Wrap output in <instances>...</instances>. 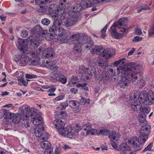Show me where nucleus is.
I'll return each instance as SVG.
<instances>
[{"label":"nucleus","mask_w":154,"mask_h":154,"mask_svg":"<svg viewBox=\"0 0 154 154\" xmlns=\"http://www.w3.org/2000/svg\"><path fill=\"white\" fill-rule=\"evenodd\" d=\"M84 39L85 40L86 39V41H84V43H83L84 44V47H85L87 49H90L91 50V46L94 45V42L91 41L90 37L88 36H84L83 39V40Z\"/></svg>","instance_id":"nucleus-17"},{"label":"nucleus","mask_w":154,"mask_h":154,"mask_svg":"<svg viewBox=\"0 0 154 154\" xmlns=\"http://www.w3.org/2000/svg\"><path fill=\"white\" fill-rule=\"evenodd\" d=\"M54 54V52L52 49L48 48L45 53V56L47 58H51L52 57Z\"/></svg>","instance_id":"nucleus-31"},{"label":"nucleus","mask_w":154,"mask_h":154,"mask_svg":"<svg viewBox=\"0 0 154 154\" xmlns=\"http://www.w3.org/2000/svg\"><path fill=\"white\" fill-rule=\"evenodd\" d=\"M23 121V122H22V126L23 128H27L29 127V123L27 120L26 121Z\"/></svg>","instance_id":"nucleus-47"},{"label":"nucleus","mask_w":154,"mask_h":154,"mask_svg":"<svg viewBox=\"0 0 154 154\" xmlns=\"http://www.w3.org/2000/svg\"><path fill=\"white\" fill-rule=\"evenodd\" d=\"M91 53L92 54H97L100 56H102L106 59L110 58L113 55V51L112 49L107 48L103 49L101 46L94 45L91 46Z\"/></svg>","instance_id":"nucleus-6"},{"label":"nucleus","mask_w":154,"mask_h":154,"mask_svg":"<svg viewBox=\"0 0 154 154\" xmlns=\"http://www.w3.org/2000/svg\"><path fill=\"white\" fill-rule=\"evenodd\" d=\"M21 35L23 38H25L28 35V32L26 30H23L21 31Z\"/></svg>","instance_id":"nucleus-54"},{"label":"nucleus","mask_w":154,"mask_h":154,"mask_svg":"<svg viewBox=\"0 0 154 154\" xmlns=\"http://www.w3.org/2000/svg\"><path fill=\"white\" fill-rule=\"evenodd\" d=\"M48 134L47 132H44L41 135L39 138H38V140L39 142L47 140L49 137Z\"/></svg>","instance_id":"nucleus-34"},{"label":"nucleus","mask_w":154,"mask_h":154,"mask_svg":"<svg viewBox=\"0 0 154 154\" xmlns=\"http://www.w3.org/2000/svg\"><path fill=\"white\" fill-rule=\"evenodd\" d=\"M28 111L27 109L25 108L22 111V113L20 115L21 119L22 120H27L29 117H30V114Z\"/></svg>","instance_id":"nucleus-22"},{"label":"nucleus","mask_w":154,"mask_h":154,"mask_svg":"<svg viewBox=\"0 0 154 154\" xmlns=\"http://www.w3.org/2000/svg\"><path fill=\"white\" fill-rule=\"evenodd\" d=\"M47 7L46 6H40L39 8H37V11L40 12L42 13H45L46 11Z\"/></svg>","instance_id":"nucleus-42"},{"label":"nucleus","mask_w":154,"mask_h":154,"mask_svg":"<svg viewBox=\"0 0 154 154\" xmlns=\"http://www.w3.org/2000/svg\"><path fill=\"white\" fill-rule=\"evenodd\" d=\"M40 127H37L35 129L34 133L35 136L39 138L41 135L44 133V129L43 125H40Z\"/></svg>","instance_id":"nucleus-21"},{"label":"nucleus","mask_w":154,"mask_h":154,"mask_svg":"<svg viewBox=\"0 0 154 154\" xmlns=\"http://www.w3.org/2000/svg\"><path fill=\"white\" fill-rule=\"evenodd\" d=\"M71 9L73 11L72 13L76 14L75 12H79L81 11L82 8L80 4L77 3L73 5L71 7Z\"/></svg>","instance_id":"nucleus-25"},{"label":"nucleus","mask_w":154,"mask_h":154,"mask_svg":"<svg viewBox=\"0 0 154 154\" xmlns=\"http://www.w3.org/2000/svg\"><path fill=\"white\" fill-rule=\"evenodd\" d=\"M82 8L85 9L91 5V3L90 1L88 0H82L80 3Z\"/></svg>","instance_id":"nucleus-27"},{"label":"nucleus","mask_w":154,"mask_h":154,"mask_svg":"<svg viewBox=\"0 0 154 154\" xmlns=\"http://www.w3.org/2000/svg\"><path fill=\"white\" fill-rule=\"evenodd\" d=\"M31 32L32 34L36 35L35 36H39L41 38H42V35H45V33H47V30H43L42 28L38 25L35 26L32 29Z\"/></svg>","instance_id":"nucleus-11"},{"label":"nucleus","mask_w":154,"mask_h":154,"mask_svg":"<svg viewBox=\"0 0 154 154\" xmlns=\"http://www.w3.org/2000/svg\"><path fill=\"white\" fill-rule=\"evenodd\" d=\"M70 91L73 94H75L78 92V90L74 88H71L70 89Z\"/></svg>","instance_id":"nucleus-64"},{"label":"nucleus","mask_w":154,"mask_h":154,"mask_svg":"<svg viewBox=\"0 0 154 154\" xmlns=\"http://www.w3.org/2000/svg\"><path fill=\"white\" fill-rule=\"evenodd\" d=\"M63 98V96L62 95L59 96L55 98V100L57 101H59L62 100Z\"/></svg>","instance_id":"nucleus-63"},{"label":"nucleus","mask_w":154,"mask_h":154,"mask_svg":"<svg viewBox=\"0 0 154 154\" xmlns=\"http://www.w3.org/2000/svg\"><path fill=\"white\" fill-rule=\"evenodd\" d=\"M78 79L76 76H73L70 78L69 81V84H76L78 81Z\"/></svg>","instance_id":"nucleus-40"},{"label":"nucleus","mask_w":154,"mask_h":154,"mask_svg":"<svg viewBox=\"0 0 154 154\" xmlns=\"http://www.w3.org/2000/svg\"><path fill=\"white\" fill-rule=\"evenodd\" d=\"M98 63L99 66L102 67H106L107 66L106 61H103V59L100 57H98L97 58Z\"/></svg>","instance_id":"nucleus-37"},{"label":"nucleus","mask_w":154,"mask_h":154,"mask_svg":"<svg viewBox=\"0 0 154 154\" xmlns=\"http://www.w3.org/2000/svg\"><path fill=\"white\" fill-rule=\"evenodd\" d=\"M87 83H84V84L78 83L76 85V86L78 88L82 87L84 90L87 91L88 90V88L87 87H85L87 85Z\"/></svg>","instance_id":"nucleus-48"},{"label":"nucleus","mask_w":154,"mask_h":154,"mask_svg":"<svg viewBox=\"0 0 154 154\" xmlns=\"http://www.w3.org/2000/svg\"><path fill=\"white\" fill-rule=\"evenodd\" d=\"M120 135L118 133L112 131L109 134V138L112 141H117L119 140Z\"/></svg>","instance_id":"nucleus-19"},{"label":"nucleus","mask_w":154,"mask_h":154,"mask_svg":"<svg viewBox=\"0 0 154 154\" xmlns=\"http://www.w3.org/2000/svg\"><path fill=\"white\" fill-rule=\"evenodd\" d=\"M72 131H69L68 130L66 137L70 138H72L75 135V133Z\"/></svg>","instance_id":"nucleus-51"},{"label":"nucleus","mask_w":154,"mask_h":154,"mask_svg":"<svg viewBox=\"0 0 154 154\" xmlns=\"http://www.w3.org/2000/svg\"><path fill=\"white\" fill-rule=\"evenodd\" d=\"M30 58L28 55H24L22 56L19 60V64L20 66H24L26 65L28 63L29 64Z\"/></svg>","instance_id":"nucleus-18"},{"label":"nucleus","mask_w":154,"mask_h":154,"mask_svg":"<svg viewBox=\"0 0 154 154\" xmlns=\"http://www.w3.org/2000/svg\"><path fill=\"white\" fill-rule=\"evenodd\" d=\"M55 13L53 14L52 15V17H53V18H54V22H55L56 21H57L59 22L61 24V23L60 21H59V19H58V18L59 17V18H60V20H61V21H62L61 22L63 23V19H64V18H65V16L63 17H63H61V14L60 13V12H59V9H56L55 10ZM54 22H53L54 23Z\"/></svg>","instance_id":"nucleus-20"},{"label":"nucleus","mask_w":154,"mask_h":154,"mask_svg":"<svg viewBox=\"0 0 154 154\" xmlns=\"http://www.w3.org/2000/svg\"><path fill=\"white\" fill-rule=\"evenodd\" d=\"M84 42V40L79 41L78 42H77L74 46L75 50L77 51H81V47Z\"/></svg>","instance_id":"nucleus-30"},{"label":"nucleus","mask_w":154,"mask_h":154,"mask_svg":"<svg viewBox=\"0 0 154 154\" xmlns=\"http://www.w3.org/2000/svg\"><path fill=\"white\" fill-rule=\"evenodd\" d=\"M150 109L149 108L144 107L143 108L141 111L139 113V115L144 116H146V115L148 114L149 112Z\"/></svg>","instance_id":"nucleus-35"},{"label":"nucleus","mask_w":154,"mask_h":154,"mask_svg":"<svg viewBox=\"0 0 154 154\" xmlns=\"http://www.w3.org/2000/svg\"><path fill=\"white\" fill-rule=\"evenodd\" d=\"M27 40L29 44V47L31 49L36 48L40 45V40L37 36H30L27 38Z\"/></svg>","instance_id":"nucleus-10"},{"label":"nucleus","mask_w":154,"mask_h":154,"mask_svg":"<svg viewBox=\"0 0 154 154\" xmlns=\"http://www.w3.org/2000/svg\"><path fill=\"white\" fill-rule=\"evenodd\" d=\"M124 60V58H123V59L120 60H119L115 61L114 63V65L115 66H118V65L120 63V62L121 61V60Z\"/></svg>","instance_id":"nucleus-61"},{"label":"nucleus","mask_w":154,"mask_h":154,"mask_svg":"<svg viewBox=\"0 0 154 154\" xmlns=\"http://www.w3.org/2000/svg\"><path fill=\"white\" fill-rule=\"evenodd\" d=\"M26 77L27 78L29 79L37 78V76L36 75L28 74H26Z\"/></svg>","instance_id":"nucleus-56"},{"label":"nucleus","mask_w":154,"mask_h":154,"mask_svg":"<svg viewBox=\"0 0 154 154\" xmlns=\"http://www.w3.org/2000/svg\"><path fill=\"white\" fill-rule=\"evenodd\" d=\"M140 65H135L134 63H131L127 65L119 66L117 69L118 74L119 75L123 74L124 77H126L128 80L131 81L133 83L138 80L137 82L141 81L143 76L142 73L139 72H135L134 70L138 71L139 70Z\"/></svg>","instance_id":"nucleus-2"},{"label":"nucleus","mask_w":154,"mask_h":154,"mask_svg":"<svg viewBox=\"0 0 154 154\" xmlns=\"http://www.w3.org/2000/svg\"><path fill=\"white\" fill-rule=\"evenodd\" d=\"M108 24L106 25L101 30V38H104L106 36V34H105V32L106 30V29L108 27Z\"/></svg>","instance_id":"nucleus-44"},{"label":"nucleus","mask_w":154,"mask_h":154,"mask_svg":"<svg viewBox=\"0 0 154 154\" xmlns=\"http://www.w3.org/2000/svg\"><path fill=\"white\" fill-rule=\"evenodd\" d=\"M56 79L63 84H65L67 82L66 76L62 74H59L56 77Z\"/></svg>","instance_id":"nucleus-28"},{"label":"nucleus","mask_w":154,"mask_h":154,"mask_svg":"<svg viewBox=\"0 0 154 154\" xmlns=\"http://www.w3.org/2000/svg\"><path fill=\"white\" fill-rule=\"evenodd\" d=\"M67 114L64 111L60 112L58 115V117L59 118L62 119H64L67 116Z\"/></svg>","instance_id":"nucleus-46"},{"label":"nucleus","mask_w":154,"mask_h":154,"mask_svg":"<svg viewBox=\"0 0 154 154\" xmlns=\"http://www.w3.org/2000/svg\"><path fill=\"white\" fill-rule=\"evenodd\" d=\"M139 125L141 126H143L147 124V122L146 120V116H144L139 115Z\"/></svg>","instance_id":"nucleus-29"},{"label":"nucleus","mask_w":154,"mask_h":154,"mask_svg":"<svg viewBox=\"0 0 154 154\" xmlns=\"http://www.w3.org/2000/svg\"><path fill=\"white\" fill-rule=\"evenodd\" d=\"M40 142V145L41 147L43 149H48L51 148V143L47 140L41 141Z\"/></svg>","instance_id":"nucleus-26"},{"label":"nucleus","mask_w":154,"mask_h":154,"mask_svg":"<svg viewBox=\"0 0 154 154\" xmlns=\"http://www.w3.org/2000/svg\"><path fill=\"white\" fill-rule=\"evenodd\" d=\"M30 111H32V112L30 114L31 121L33 124L35 126L38 125L37 127H40V125H43V119L41 116L35 112L36 109L32 107L29 109Z\"/></svg>","instance_id":"nucleus-9"},{"label":"nucleus","mask_w":154,"mask_h":154,"mask_svg":"<svg viewBox=\"0 0 154 154\" xmlns=\"http://www.w3.org/2000/svg\"><path fill=\"white\" fill-rule=\"evenodd\" d=\"M42 65L43 67H45L47 68L53 70L54 71L52 72V74L56 75L58 74V72L56 71L58 67L54 63V62L47 61L46 62H43Z\"/></svg>","instance_id":"nucleus-13"},{"label":"nucleus","mask_w":154,"mask_h":154,"mask_svg":"<svg viewBox=\"0 0 154 154\" xmlns=\"http://www.w3.org/2000/svg\"><path fill=\"white\" fill-rule=\"evenodd\" d=\"M82 128L79 125L77 124L73 128V129H72L71 131H72L75 132H77L79 131Z\"/></svg>","instance_id":"nucleus-52"},{"label":"nucleus","mask_w":154,"mask_h":154,"mask_svg":"<svg viewBox=\"0 0 154 154\" xmlns=\"http://www.w3.org/2000/svg\"><path fill=\"white\" fill-rule=\"evenodd\" d=\"M135 32L136 34L138 35H141L142 33L141 29L138 28H136Z\"/></svg>","instance_id":"nucleus-60"},{"label":"nucleus","mask_w":154,"mask_h":154,"mask_svg":"<svg viewBox=\"0 0 154 154\" xmlns=\"http://www.w3.org/2000/svg\"><path fill=\"white\" fill-rule=\"evenodd\" d=\"M128 22L127 18L123 17L115 21L110 27L112 35L117 39L125 36L128 33L127 30L123 26H125Z\"/></svg>","instance_id":"nucleus-4"},{"label":"nucleus","mask_w":154,"mask_h":154,"mask_svg":"<svg viewBox=\"0 0 154 154\" xmlns=\"http://www.w3.org/2000/svg\"><path fill=\"white\" fill-rule=\"evenodd\" d=\"M142 40V38L140 37L139 36H136L134 37L132 40V41L133 42H137L141 41Z\"/></svg>","instance_id":"nucleus-55"},{"label":"nucleus","mask_w":154,"mask_h":154,"mask_svg":"<svg viewBox=\"0 0 154 154\" xmlns=\"http://www.w3.org/2000/svg\"><path fill=\"white\" fill-rule=\"evenodd\" d=\"M97 133H98L97 129H92V128L89 132H86V135H88L90 134H91L92 135H93Z\"/></svg>","instance_id":"nucleus-49"},{"label":"nucleus","mask_w":154,"mask_h":154,"mask_svg":"<svg viewBox=\"0 0 154 154\" xmlns=\"http://www.w3.org/2000/svg\"><path fill=\"white\" fill-rule=\"evenodd\" d=\"M130 98L134 100V101L131 103V108L137 111L141 109V103L144 105H148L154 103V93L151 90L148 92L144 90L140 93L135 91L133 95L130 97Z\"/></svg>","instance_id":"nucleus-1"},{"label":"nucleus","mask_w":154,"mask_h":154,"mask_svg":"<svg viewBox=\"0 0 154 154\" xmlns=\"http://www.w3.org/2000/svg\"><path fill=\"white\" fill-rule=\"evenodd\" d=\"M49 32H52L57 36V39L59 42L63 43L67 42V36L65 30L61 26V23L57 21H56L54 24L51 26L49 29Z\"/></svg>","instance_id":"nucleus-5"},{"label":"nucleus","mask_w":154,"mask_h":154,"mask_svg":"<svg viewBox=\"0 0 154 154\" xmlns=\"http://www.w3.org/2000/svg\"><path fill=\"white\" fill-rule=\"evenodd\" d=\"M128 143L131 145L136 150H139L140 149L139 145V143H140V140L136 136L132 137L130 140H128Z\"/></svg>","instance_id":"nucleus-16"},{"label":"nucleus","mask_w":154,"mask_h":154,"mask_svg":"<svg viewBox=\"0 0 154 154\" xmlns=\"http://www.w3.org/2000/svg\"><path fill=\"white\" fill-rule=\"evenodd\" d=\"M99 134H101L104 135H108L109 133V131L107 129H101L99 132Z\"/></svg>","instance_id":"nucleus-43"},{"label":"nucleus","mask_w":154,"mask_h":154,"mask_svg":"<svg viewBox=\"0 0 154 154\" xmlns=\"http://www.w3.org/2000/svg\"><path fill=\"white\" fill-rule=\"evenodd\" d=\"M120 150L122 151L129 150L130 148L127 144L125 143H122L120 146Z\"/></svg>","instance_id":"nucleus-38"},{"label":"nucleus","mask_w":154,"mask_h":154,"mask_svg":"<svg viewBox=\"0 0 154 154\" xmlns=\"http://www.w3.org/2000/svg\"><path fill=\"white\" fill-rule=\"evenodd\" d=\"M70 38L72 40H77V42H78L79 41H81L80 39L81 38V35L79 33L74 34L71 35Z\"/></svg>","instance_id":"nucleus-33"},{"label":"nucleus","mask_w":154,"mask_h":154,"mask_svg":"<svg viewBox=\"0 0 154 154\" xmlns=\"http://www.w3.org/2000/svg\"><path fill=\"white\" fill-rule=\"evenodd\" d=\"M143 10L149 9L150 8L149 6H147L146 5H144L140 6Z\"/></svg>","instance_id":"nucleus-59"},{"label":"nucleus","mask_w":154,"mask_h":154,"mask_svg":"<svg viewBox=\"0 0 154 154\" xmlns=\"http://www.w3.org/2000/svg\"><path fill=\"white\" fill-rule=\"evenodd\" d=\"M68 129L66 128L64 126L63 127H62V128H60V130H58L57 131L59 134L61 135L66 137V133L68 132Z\"/></svg>","instance_id":"nucleus-32"},{"label":"nucleus","mask_w":154,"mask_h":154,"mask_svg":"<svg viewBox=\"0 0 154 154\" xmlns=\"http://www.w3.org/2000/svg\"><path fill=\"white\" fill-rule=\"evenodd\" d=\"M154 35V26H153L149 32V35L151 36Z\"/></svg>","instance_id":"nucleus-62"},{"label":"nucleus","mask_w":154,"mask_h":154,"mask_svg":"<svg viewBox=\"0 0 154 154\" xmlns=\"http://www.w3.org/2000/svg\"><path fill=\"white\" fill-rule=\"evenodd\" d=\"M78 102L75 100H70L69 101V105L71 107H73L76 106L78 104Z\"/></svg>","instance_id":"nucleus-50"},{"label":"nucleus","mask_w":154,"mask_h":154,"mask_svg":"<svg viewBox=\"0 0 154 154\" xmlns=\"http://www.w3.org/2000/svg\"><path fill=\"white\" fill-rule=\"evenodd\" d=\"M44 154H53L52 149L51 148L45 149Z\"/></svg>","instance_id":"nucleus-57"},{"label":"nucleus","mask_w":154,"mask_h":154,"mask_svg":"<svg viewBox=\"0 0 154 154\" xmlns=\"http://www.w3.org/2000/svg\"><path fill=\"white\" fill-rule=\"evenodd\" d=\"M54 123L57 131L65 126L64 122L60 119H56Z\"/></svg>","instance_id":"nucleus-24"},{"label":"nucleus","mask_w":154,"mask_h":154,"mask_svg":"<svg viewBox=\"0 0 154 154\" xmlns=\"http://www.w3.org/2000/svg\"><path fill=\"white\" fill-rule=\"evenodd\" d=\"M42 23L44 25L48 26L50 23V20L47 18H45L42 21Z\"/></svg>","instance_id":"nucleus-53"},{"label":"nucleus","mask_w":154,"mask_h":154,"mask_svg":"<svg viewBox=\"0 0 154 154\" xmlns=\"http://www.w3.org/2000/svg\"><path fill=\"white\" fill-rule=\"evenodd\" d=\"M80 103L82 105H85L86 103H90V100L88 99L86 100L85 98L84 97H82L80 99Z\"/></svg>","instance_id":"nucleus-45"},{"label":"nucleus","mask_w":154,"mask_h":154,"mask_svg":"<svg viewBox=\"0 0 154 154\" xmlns=\"http://www.w3.org/2000/svg\"><path fill=\"white\" fill-rule=\"evenodd\" d=\"M92 128V126L89 123L84 124L82 127V129L84 131H86V132H89Z\"/></svg>","instance_id":"nucleus-39"},{"label":"nucleus","mask_w":154,"mask_h":154,"mask_svg":"<svg viewBox=\"0 0 154 154\" xmlns=\"http://www.w3.org/2000/svg\"><path fill=\"white\" fill-rule=\"evenodd\" d=\"M28 55L31 57V58H30L29 65L32 66L37 65L39 63L40 59V57L38 56V54L35 53L34 52L31 51Z\"/></svg>","instance_id":"nucleus-12"},{"label":"nucleus","mask_w":154,"mask_h":154,"mask_svg":"<svg viewBox=\"0 0 154 154\" xmlns=\"http://www.w3.org/2000/svg\"><path fill=\"white\" fill-rule=\"evenodd\" d=\"M68 3L66 0H63L60 2L59 5V12L61 14V17L63 18L66 14L65 9L67 8Z\"/></svg>","instance_id":"nucleus-14"},{"label":"nucleus","mask_w":154,"mask_h":154,"mask_svg":"<svg viewBox=\"0 0 154 154\" xmlns=\"http://www.w3.org/2000/svg\"><path fill=\"white\" fill-rule=\"evenodd\" d=\"M128 80L126 77L122 76L119 82V84L121 88H125L128 86Z\"/></svg>","instance_id":"nucleus-23"},{"label":"nucleus","mask_w":154,"mask_h":154,"mask_svg":"<svg viewBox=\"0 0 154 154\" xmlns=\"http://www.w3.org/2000/svg\"><path fill=\"white\" fill-rule=\"evenodd\" d=\"M152 146L153 143H150L147 146L146 148H145L144 149V150H143V152H145L147 150H150L152 148Z\"/></svg>","instance_id":"nucleus-58"},{"label":"nucleus","mask_w":154,"mask_h":154,"mask_svg":"<svg viewBox=\"0 0 154 154\" xmlns=\"http://www.w3.org/2000/svg\"><path fill=\"white\" fill-rule=\"evenodd\" d=\"M79 71L82 74V78L85 79H89L88 75L91 76L93 75H95L96 79L104 83L109 80V78L108 75L104 74L100 71V72L99 71L96 72V70L95 68L91 66L86 68L83 65L80 66L79 67Z\"/></svg>","instance_id":"nucleus-3"},{"label":"nucleus","mask_w":154,"mask_h":154,"mask_svg":"<svg viewBox=\"0 0 154 154\" xmlns=\"http://www.w3.org/2000/svg\"><path fill=\"white\" fill-rule=\"evenodd\" d=\"M18 44L17 46L18 48L23 52L25 53L27 50V43L26 40L22 38L19 39L18 40Z\"/></svg>","instance_id":"nucleus-15"},{"label":"nucleus","mask_w":154,"mask_h":154,"mask_svg":"<svg viewBox=\"0 0 154 154\" xmlns=\"http://www.w3.org/2000/svg\"><path fill=\"white\" fill-rule=\"evenodd\" d=\"M72 11L69 13L68 14V16L66 18V14L65 16V18L63 19V23L64 22V25L67 27H70L77 22L79 19L78 16L77 14L72 13Z\"/></svg>","instance_id":"nucleus-7"},{"label":"nucleus","mask_w":154,"mask_h":154,"mask_svg":"<svg viewBox=\"0 0 154 154\" xmlns=\"http://www.w3.org/2000/svg\"><path fill=\"white\" fill-rule=\"evenodd\" d=\"M21 120V119L20 115L19 114H17L15 115L12 120V122L14 124H17Z\"/></svg>","instance_id":"nucleus-36"},{"label":"nucleus","mask_w":154,"mask_h":154,"mask_svg":"<svg viewBox=\"0 0 154 154\" xmlns=\"http://www.w3.org/2000/svg\"><path fill=\"white\" fill-rule=\"evenodd\" d=\"M18 83L20 85H23L25 86H26L28 84V82H26L23 78H19L18 79Z\"/></svg>","instance_id":"nucleus-41"},{"label":"nucleus","mask_w":154,"mask_h":154,"mask_svg":"<svg viewBox=\"0 0 154 154\" xmlns=\"http://www.w3.org/2000/svg\"><path fill=\"white\" fill-rule=\"evenodd\" d=\"M150 126L149 125L145 127L142 126L140 128L139 138L140 144L144 143L148 139L150 131Z\"/></svg>","instance_id":"nucleus-8"}]
</instances>
